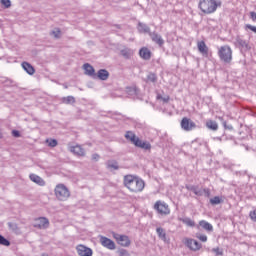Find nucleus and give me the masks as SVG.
<instances>
[{"label": "nucleus", "mask_w": 256, "mask_h": 256, "mask_svg": "<svg viewBox=\"0 0 256 256\" xmlns=\"http://www.w3.org/2000/svg\"><path fill=\"white\" fill-rule=\"evenodd\" d=\"M124 185L131 193H141L145 189V181L133 175H126L124 177Z\"/></svg>", "instance_id": "1"}, {"label": "nucleus", "mask_w": 256, "mask_h": 256, "mask_svg": "<svg viewBox=\"0 0 256 256\" xmlns=\"http://www.w3.org/2000/svg\"><path fill=\"white\" fill-rule=\"evenodd\" d=\"M221 5V0H200L198 7L205 15H211L212 13H215Z\"/></svg>", "instance_id": "2"}, {"label": "nucleus", "mask_w": 256, "mask_h": 256, "mask_svg": "<svg viewBox=\"0 0 256 256\" xmlns=\"http://www.w3.org/2000/svg\"><path fill=\"white\" fill-rule=\"evenodd\" d=\"M125 139H127V141H131L133 145H135V147H139L140 149H144L145 151H149V149H151L150 143L142 141L141 139H139V137H137V135H135V133L131 131L126 132Z\"/></svg>", "instance_id": "3"}, {"label": "nucleus", "mask_w": 256, "mask_h": 256, "mask_svg": "<svg viewBox=\"0 0 256 256\" xmlns=\"http://www.w3.org/2000/svg\"><path fill=\"white\" fill-rule=\"evenodd\" d=\"M218 57L223 63H231L233 61V50L227 45L221 46L218 50Z\"/></svg>", "instance_id": "4"}, {"label": "nucleus", "mask_w": 256, "mask_h": 256, "mask_svg": "<svg viewBox=\"0 0 256 256\" xmlns=\"http://www.w3.org/2000/svg\"><path fill=\"white\" fill-rule=\"evenodd\" d=\"M55 195L59 201H67L71 197V192L64 184H58L55 188Z\"/></svg>", "instance_id": "5"}, {"label": "nucleus", "mask_w": 256, "mask_h": 256, "mask_svg": "<svg viewBox=\"0 0 256 256\" xmlns=\"http://www.w3.org/2000/svg\"><path fill=\"white\" fill-rule=\"evenodd\" d=\"M154 209L159 213V215H169L171 210L169 209V205L161 200H158L154 204Z\"/></svg>", "instance_id": "6"}, {"label": "nucleus", "mask_w": 256, "mask_h": 256, "mask_svg": "<svg viewBox=\"0 0 256 256\" xmlns=\"http://www.w3.org/2000/svg\"><path fill=\"white\" fill-rule=\"evenodd\" d=\"M181 128L183 129V131H193V129H195L197 127V124H195V122H193V120L184 117L181 120Z\"/></svg>", "instance_id": "7"}, {"label": "nucleus", "mask_w": 256, "mask_h": 256, "mask_svg": "<svg viewBox=\"0 0 256 256\" xmlns=\"http://www.w3.org/2000/svg\"><path fill=\"white\" fill-rule=\"evenodd\" d=\"M186 247L191 251H199L203 245L195 239H187L185 242Z\"/></svg>", "instance_id": "8"}, {"label": "nucleus", "mask_w": 256, "mask_h": 256, "mask_svg": "<svg viewBox=\"0 0 256 256\" xmlns=\"http://www.w3.org/2000/svg\"><path fill=\"white\" fill-rule=\"evenodd\" d=\"M76 251L80 256H93V250L85 245H78Z\"/></svg>", "instance_id": "9"}, {"label": "nucleus", "mask_w": 256, "mask_h": 256, "mask_svg": "<svg viewBox=\"0 0 256 256\" xmlns=\"http://www.w3.org/2000/svg\"><path fill=\"white\" fill-rule=\"evenodd\" d=\"M34 227L36 229H47L49 227V219L45 217H40L35 220Z\"/></svg>", "instance_id": "10"}, {"label": "nucleus", "mask_w": 256, "mask_h": 256, "mask_svg": "<svg viewBox=\"0 0 256 256\" xmlns=\"http://www.w3.org/2000/svg\"><path fill=\"white\" fill-rule=\"evenodd\" d=\"M100 243L103 247H106V249H110V251H113L116 248L115 242L105 236L100 237Z\"/></svg>", "instance_id": "11"}, {"label": "nucleus", "mask_w": 256, "mask_h": 256, "mask_svg": "<svg viewBox=\"0 0 256 256\" xmlns=\"http://www.w3.org/2000/svg\"><path fill=\"white\" fill-rule=\"evenodd\" d=\"M236 47L239 49H243L244 51H249L251 49V46H249V42L247 40H243L241 37H236L235 42Z\"/></svg>", "instance_id": "12"}, {"label": "nucleus", "mask_w": 256, "mask_h": 256, "mask_svg": "<svg viewBox=\"0 0 256 256\" xmlns=\"http://www.w3.org/2000/svg\"><path fill=\"white\" fill-rule=\"evenodd\" d=\"M150 37L153 43H156L159 47H163V45H165V40H163V37H161L157 32H150Z\"/></svg>", "instance_id": "13"}, {"label": "nucleus", "mask_w": 256, "mask_h": 256, "mask_svg": "<svg viewBox=\"0 0 256 256\" xmlns=\"http://www.w3.org/2000/svg\"><path fill=\"white\" fill-rule=\"evenodd\" d=\"M84 73L85 75H88V77H92V79H97V74H95V68L91 66L89 63H85L83 65Z\"/></svg>", "instance_id": "14"}, {"label": "nucleus", "mask_w": 256, "mask_h": 256, "mask_svg": "<svg viewBox=\"0 0 256 256\" xmlns=\"http://www.w3.org/2000/svg\"><path fill=\"white\" fill-rule=\"evenodd\" d=\"M134 53L135 52L133 51V49L127 48V47H124L123 49L120 50V55L127 60L131 59Z\"/></svg>", "instance_id": "15"}, {"label": "nucleus", "mask_w": 256, "mask_h": 256, "mask_svg": "<svg viewBox=\"0 0 256 256\" xmlns=\"http://www.w3.org/2000/svg\"><path fill=\"white\" fill-rule=\"evenodd\" d=\"M139 55L144 61H149V59H151V50L147 47H143L139 50Z\"/></svg>", "instance_id": "16"}, {"label": "nucleus", "mask_w": 256, "mask_h": 256, "mask_svg": "<svg viewBox=\"0 0 256 256\" xmlns=\"http://www.w3.org/2000/svg\"><path fill=\"white\" fill-rule=\"evenodd\" d=\"M70 151L71 153H74V155H78V157H85V149L79 145L71 146Z\"/></svg>", "instance_id": "17"}, {"label": "nucleus", "mask_w": 256, "mask_h": 256, "mask_svg": "<svg viewBox=\"0 0 256 256\" xmlns=\"http://www.w3.org/2000/svg\"><path fill=\"white\" fill-rule=\"evenodd\" d=\"M30 180L33 181V183H36V185H39L40 187H45V180L41 178V176L36 174H30Z\"/></svg>", "instance_id": "18"}, {"label": "nucleus", "mask_w": 256, "mask_h": 256, "mask_svg": "<svg viewBox=\"0 0 256 256\" xmlns=\"http://www.w3.org/2000/svg\"><path fill=\"white\" fill-rule=\"evenodd\" d=\"M96 79H100V81H107L109 79V71L106 69H100L96 74Z\"/></svg>", "instance_id": "19"}, {"label": "nucleus", "mask_w": 256, "mask_h": 256, "mask_svg": "<svg viewBox=\"0 0 256 256\" xmlns=\"http://www.w3.org/2000/svg\"><path fill=\"white\" fill-rule=\"evenodd\" d=\"M22 69L28 73V75H35V68L29 62H22Z\"/></svg>", "instance_id": "20"}, {"label": "nucleus", "mask_w": 256, "mask_h": 256, "mask_svg": "<svg viewBox=\"0 0 256 256\" xmlns=\"http://www.w3.org/2000/svg\"><path fill=\"white\" fill-rule=\"evenodd\" d=\"M198 51L202 55H209V48L207 47V44H205L204 41L198 42Z\"/></svg>", "instance_id": "21"}, {"label": "nucleus", "mask_w": 256, "mask_h": 256, "mask_svg": "<svg viewBox=\"0 0 256 256\" xmlns=\"http://www.w3.org/2000/svg\"><path fill=\"white\" fill-rule=\"evenodd\" d=\"M199 227H202V229L208 231V233H212L213 231V225L205 220L199 221Z\"/></svg>", "instance_id": "22"}, {"label": "nucleus", "mask_w": 256, "mask_h": 256, "mask_svg": "<svg viewBox=\"0 0 256 256\" xmlns=\"http://www.w3.org/2000/svg\"><path fill=\"white\" fill-rule=\"evenodd\" d=\"M118 245H121V247H129L131 245V240L129 239V236L122 235L118 241Z\"/></svg>", "instance_id": "23"}, {"label": "nucleus", "mask_w": 256, "mask_h": 256, "mask_svg": "<svg viewBox=\"0 0 256 256\" xmlns=\"http://www.w3.org/2000/svg\"><path fill=\"white\" fill-rule=\"evenodd\" d=\"M144 81L145 83H157V74L153 72H148Z\"/></svg>", "instance_id": "24"}, {"label": "nucleus", "mask_w": 256, "mask_h": 256, "mask_svg": "<svg viewBox=\"0 0 256 256\" xmlns=\"http://www.w3.org/2000/svg\"><path fill=\"white\" fill-rule=\"evenodd\" d=\"M138 31H139V33H148V35H150V33H151V28H149V27L147 26V24L142 23V22H139V23H138Z\"/></svg>", "instance_id": "25"}, {"label": "nucleus", "mask_w": 256, "mask_h": 256, "mask_svg": "<svg viewBox=\"0 0 256 256\" xmlns=\"http://www.w3.org/2000/svg\"><path fill=\"white\" fill-rule=\"evenodd\" d=\"M8 227L12 233H15L16 235H19L21 233V229H19V226L15 222H8Z\"/></svg>", "instance_id": "26"}, {"label": "nucleus", "mask_w": 256, "mask_h": 256, "mask_svg": "<svg viewBox=\"0 0 256 256\" xmlns=\"http://www.w3.org/2000/svg\"><path fill=\"white\" fill-rule=\"evenodd\" d=\"M206 127L211 131H217L219 129V124H217V122L214 120H208L206 122Z\"/></svg>", "instance_id": "27"}, {"label": "nucleus", "mask_w": 256, "mask_h": 256, "mask_svg": "<svg viewBox=\"0 0 256 256\" xmlns=\"http://www.w3.org/2000/svg\"><path fill=\"white\" fill-rule=\"evenodd\" d=\"M188 191H193L198 197H203V190L199 189L197 186H186Z\"/></svg>", "instance_id": "28"}, {"label": "nucleus", "mask_w": 256, "mask_h": 256, "mask_svg": "<svg viewBox=\"0 0 256 256\" xmlns=\"http://www.w3.org/2000/svg\"><path fill=\"white\" fill-rule=\"evenodd\" d=\"M156 233L159 239H161L162 241H167V233L165 232V229H163L162 227H158L156 228Z\"/></svg>", "instance_id": "29"}, {"label": "nucleus", "mask_w": 256, "mask_h": 256, "mask_svg": "<svg viewBox=\"0 0 256 256\" xmlns=\"http://www.w3.org/2000/svg\"><path fill=\"white\" fill-rule=\"evenodd\" d=\"M179 221L187 225V227H195V221L191 220L189 217L179 218Z\"/></svg>", "instance_id": "30"}, {"label": "nucleus", "mask_w": 256, "mask_h": 256, "mask_svg": "<svg viewBox=\"0 0 256 256\" xmlns=\"http://www.w3.org/2000/svg\"><path fill=\"white\" fill-rule=\"evenodd\" d=\"M62 102L65 105H73L75 103V97H73V96L64 97V98H62Z\"/></svg>", "instance_id": "31"}, {"label": "nucleus", "mask_w": 256, "mask_h": 256, "mask_svg": "<svg viewBox=\"0 0 256 256\" xmlns=\"http://www.w3.org/2000/svg\"><path fill=\"white\" fill-rule=\"evenodd\" d=\"M107 169H114V171H117L119 169V163H117V161H108Z\"/></svg>", "instance_id": "32"}, {"label": "nucleus", "mask_w": 256, "mask_h": 256, "mask_svg": "<svg viewBox=\"0 0 256 256\" xmlns=\"http://www.w3.org/2000/svg\"><path fill=\"white\" fill-rule=\"evenodd\" d=\"M128 95H139V88L137 87H129L127 88Z\"/></svg>", "instance_id": "33"}, {"label": "nucleus", "mask_w": 256, "mask_h": 256, "mask_svg": "<svg viewBox=\"0 0 256 256\" xmlns=\"http://www.w3.org/2000/svg\"><path fill=\"white\" fill-rule=\"evenodd\" d=\"M0 245H4V247H9L11 245V242L5 238V236L0 235Z\"/></svg>", "instance_id": "34"}, {"label": "nucleus", "mask_w": 256, "mask_h": 256, "mask_svg": "<svg viewBox=\"0 0 256 256\" xmlns=\"http://www.w3.org/2000/svg\"><path fill=\"white\" fill-rule=\"evenodd\" d=\"M223 202V200L221 199V197L219 196H215L214 198L210 199V203L211 205H219Z\"/></svg>", "instance_id": "35"}, {"label": "nucleus", "mask_w": 256, "mask_h": 256, "mask_svg": "<svg viewBox=\"0 0 256 256\" xmlns=\"http://www.w3.org/2000/svg\"><path fill=\"white\" fill-rule=\"evenodd\" d=\"M50 35H53L55 39H61V30L57 28L56 30H53Z\"/></svg>", "instance_id": "36"}, {"label": "nucleus", "mask_w": 256, "mask_h": 256, "mask_svg": "<svg viewBox=\"0 0 256 256\" xmlns=\"http://www.w3.org/2000/svg\"><path fill=\"white\" fill-rule=\"evenodd\" d=\"M196 237L199 239V241H202V243H207V235L197 233Z\"/></svg>", "instance_id": "37"}, {"label": "nucleus", "mask_w": 256, "mask_h": 256, "mask_svg": "<svg viewBox=\"0 0 256 256\" xmlns=\"http://www.w3.org/2000/svg\"><path fill=\"white\" fill-rule=\"evenodd\" d=\"M0 3L5 7V9H9V7H11V0H0Z\"/></svg>", "instance_id": "38"}, {"label": "nucleus", "mask_w": 256, "mask_h": 256, "mask_svg": "<svg viewBox=\"0 0 256 256\" xmlns=\"http://www.w3.org/2000/svg\"><path fill=\"white\" fill-rule=\"evenodd\" d=\"M212 253H215L216 256H223V250L219 247L213 248Z\"/></svg>", "instance_id": "39"}, {"label": "nucleus", "mask_w": 256, "mask_h": 256, "mask_svg": "<svg viewBox=\"0 0 256 256\" xmlns=\"http://www.w3.org/2000/svg\"><path fill=\"white\" fill-rule=\"evenodd\" d=\"M222 125H223L224 129H228V131H233V125L227 124V121H223Z\"/></svg>", "instance_id": "40"}, {"label": "nucleus", "mask_w": 256, "mask_h": 256, "mask_svg": "<svg viewBox=\"0 0 256 256\" xmlns=\"http://www.w3.org/2000/svg\"><path fill=\"white\" fill-rule=\"evenodd\" d=\"M249 217L251 221H254V223H256V210L250 211Z\"/></svg>", "instance_id": "41"}, {"label": "nucleus", "mask_w": 256, "mask_h": 256, "mask_svg": "<svg viewBox=\"0 0 256 256\" xmlns=\"http://www.w3.org/2000/svg\"><path fill=\"white\" fill-rule=\"evenodd\" d=\"M118 253L119 256H130L129 251H127L126 249H120Z\"/></svg>", "instance_id": "42"}, {"label": "nucleus", "mask_w": 256, "mask_h": 256, "mask_svg": "<svg viewBox=\"0 0 256 256\" xmlns=\"http://www.w3.org/2000/svg\"><path fill=\"white\" fill-rule=\"evenodd\" d=\"M246 29H249L250 31H252V33L256 34V26H253L251 24H246Z\"/></svg>", "instance_id": "43"}, {"label": "nucleus", "mask_w": 256, "mask_h": 256, "mask_svg": "<svg viewBox=\"0 0 256 256\" xmlns=\"http://www.w3.org/2000/svg\"><path fill=\"white\" fill-rule=\"evenodd\" d=\"M202 195H205V197H210L211 191L208 188H204L202 190Z\"/></svg>", "instance_id": "44"}, {"label": "nucleus", "mask_w": 256, "mask_h": 256, "mask_svg": "<svg viewBox=\"0 0 256 256\" xmlns=\"http://www.w3.org/2000/svg\"><path fill=\"white\" fill-rule=\"evenodd\" d=\"M112 236H113L114 239L117 241V243H119V240L121 239V237H123V235L117 234V233H115V232L112 233Z\"/></svg>", "instance_id": "45"}, {"label": "nucleus", "mask_w": 256, "mask_h": 256, "mask_svg": "<svg viewBox=\"0 0 256 256\" xmlns=\"http://www.w3.org/2000/svg\"><path fill=\"white\" fill-rule=\"evenodd\" d=\"M48 145H49V147H57V140L51 139V140L48 142Z\"/></svg>", "instance_id": "46"}, {"label": "nucleus", "mask_w": 256, "mask_h": 256, "mask_svg": "<svg viewBox=\"0 0 256 256\" xmlns=\"http://www.w3.org/2000/svg\"><path fill=\"white\" fill-rule=\"evenodd\" d=\"M12 135L13 137H21V132L19 130H12Z\"/></svg>", "instance_id": "47"}, {"label": "nucleus", "mask_w": 256, "mask_h": 256, "mask_svg": "<svg viewBox=\"0 0 256 256\" xmlns=\"http://www.w3.org/2000/svg\"><path fill=\"white\" fill-rule=\"evenodd\" d=\"M250 18L252 21H256V12H250Z\"/></svg>", "instance_id": "48"}, {"label": "nucleus", "mask_w": 256, "mask_h": 256, "mask_svg": "<svg viewBox=\"0 0 256 256\" xmlns=\"http://www.w3.org/2000/svg\"><path fill=\"white\" fill-rule=\"evenodd\" d=\"M99 154H93L92 155V159H93V161H99Z\"/></svg>", "instance_id": "49"}, {"label": "nucleus", "mask_w": 256, "mask_h": 256, "mask_svg": "<svg viewBox=\"0 0 256 256\" xmlns=\"http://www.w3.org/2000/svg\"><path fill=\"white\" fill-rule=\"evenodd\" d=\"M163 101L167 103V101H169V98H164Z\"/></svg>", "instance_id": "50"}]
</instances>
